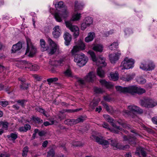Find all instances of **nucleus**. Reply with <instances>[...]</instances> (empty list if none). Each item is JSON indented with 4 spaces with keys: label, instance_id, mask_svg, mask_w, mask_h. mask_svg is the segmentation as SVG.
Here are the masks:
<instances>
[{
    "label": "nucleus",
    "instance_id": "nucleus-48",
    "mask_svg": "<svg viewBox=\"0 0 157 157\" xmlns=\"http://www.w3.org/2000/svg\"><path fill=\"white\" fill-rule=\"evenodd\" d=\"M147 62H144L142 63H141L140 65V68L141 69H142L143 70L146 71V70L144 69L143 68H142V67H146V68H147Z\"/></svg>",
    "mask_w": 157,
    "mask_h": 157
},
{
    "label": "nucleus",
    "instance_id": "nucleus-9",
    "mask_svg": "<svg viewBox=\"0 0 157 157\" xmlns=\"http://www.w3.org/2000/svg\"><path fill=\"white\" fill-rule=\"evenodd\" d=\"M27 48L25 54L26 55L27 53H29L28 56L29 57H32L35 54L36 52V49L33 46L29 40H27Z\"/></svg>",
    "mask_w": 157,
    "mask_h": 157
},
{
    "label": "nucleus",
    "instance_id": "nucleus-5",
    "mask_svg": "<svg viewBox=\"0 0 157 157\" xmlns=\"http://www.w3.org/2000/svg\"><path fill=\"white\" fill-rule=\"evenodd\" d=\"M140 104L143 107L152 108L157 105V101L149 98H145L144 100H140Z\"/></svg>",
    "mask_w": 157,
    "mask_h": 157
},
{
    "label": "nucleus",
    "instance_id": "nucleus-34",
    "mask_svg": "<svg viewBox=\"0 0 157 157\" xmlns=\"http://www.w3.org/2000/svg\"><path fill=\"white\" fill-rule=\"evenodd\" d=\"M8 138L11 137L12 139V140H15L18 136L17 134L16 133H11L9 135L7 136Z\"/></svg>",
    "mask_w": 157,
    "mask_h": 157
},
{
    "label": "nucleus",
    "instance_id": "nucleus-15",
    "mask_svg": "<svg viewBox=\"0 0 157 157\" xmlns=\"http://www.w3.org/2000/svg\"><path fill=\"white\" fill-rule=\"evenodd\" d=\"M103 117L107 121L109 122L114 128L119 129L121 131H122V128H121L120 126H117L116 125V124L114 123V120L109 115H104Z\"/></svg>",
    "mask_w": 157,
    "mask_h": 157
},
{
    "label": "nucleus",
    "instance_id": "nucleus-56",
    "mask_svg": "<svg viewBox=\"0 0 157 157\" xmlns=\"http://www.w3.org/2000/svg\"><path fill=\"white\" fill-rule=\"evenodd\" d=\"M101 103L104 106V107L106 109V110L108 111H109V107L108 106L107 104L106 103H105L104 102H102Z\"/></svg>",
    "mask_w": 157,
    "mask_h": 157
},
{
    "label": "nucleus",
    "instance_id": "nucleus-23",
    "mask_svg": "<svg viewBox=\"0 0 157 157\" xmlns=\"http://www.w3.org/2000/svg\"><path fill=\"white\" fill-rule=\"evenodd\" d=\"M147 68L144 67H142L144 69L146 70V71H151L154 69L155 65L152 61H149L147 62Z\"/></svg>",
    "mask_w": 157,
    "mask_h": 157
},
{
    "label": "nucleus",
    "instance_id": "nucleus-59",
    "mask_svg": "<svg viewBox=\"0 0 157 157\" xmlns=\"http://www.w3.org/2000/svg\"><path fill=\"white\" fill-rule=\"evenodd\" d=\"M54 121H51V123H50L48 121H45L44 122L43 124L45 126H47L50 125H51L54 124Z\"/></svg>",
    "mask_w": 157,
    "mask_h": 157
},
{
    "label": "nucleus",
    "instance_id": "nucleus-19",
    "mask_svg": "<svg viewBox=\"0 0 157 157\" xmlns=\"http://www.w3.org/2000/svg\"><path fill=\"white\" fill-rule=\"evenodd\" d=\"M19 80L21 82V84L20 85V88L22 90L27 89L30 84L26 82L25 79L24 78H18Z\"/></svg>",
    "mask_w": 157,
    "mask_h": 157
},
{
    "label": "nucleus",
    "instance_id": "nucleus-6",
    "mask_svg": "<svg viewBox=\"0 0 157 157\" xmlns=\"http://www.w3.org/2000/svg\"><path fill=\"white\" fill-rule=\"evenodd\" d=\"M69 15V13L67 8L62 9L61 11L56 12L54 15L56 21L58 22H61L63 19H66Z\"/></svg>",
    "mask_w": 157,
    "mask_h": 157
},
{
    "label": "nucleus",
    "instance_id": "nucleus-22",
    "mask_svg": "<svg viewBox=\"0 0 157 157\" xmlns=\"http://www.w3.org/2000/svg\"><path fill=\"white\" fill-rule=\"evenodd\" d=\"M53 30L52 34L54 37L55 38L59 37L60 35V30L59 28V26L58 25L56 26L54 28Z\"/></svg>",
    "mask_w": 157,
    "mask_h": 157
},
{
    "label": "nucleus",
    "instance_id": "nucleus-14",
    "mask_svg": "<svg viewBox=\"0 0 157 157\" xmlns=\"http://www.w3.org/2000/svg\"><path fill=\"white\" fill-rule=\"evenodd\" d=\"M48 42L51 47L49 53L52 55L56 51L58 47L57 45L50 38H48Z\"/></svg>",
    "mask_w": 157,
    "mask_h": 157
},
{
    "label": "nucleus",
    "instance_id": "nucleus-46",
    "mask_svg": "<svg viewBox=\"0 0 157 157\" xmlns=\"http://www.w3.org/2000/svg\"><path fill=\"white\" fill-rule=\"evenodd\" d=\"M73 119H67L64 121L65 123L68 125H71L73 124Z\"/></svg>",
    "mask_w": 157,
    "mask_h": 157
},
{
    "label": "nucleus",
    "instance_id": "nucleus-42",
    "mask_svg": "<svg viewBox=\"0 0 157 157\" xmlns=\"http://www.w3.org/2000/svg\"><path fill=\"white\" fill-rule=\"evenodd\" d=\"M65 75L68 77H72V75L71 70L68 69H67L64 72Z\"/></svg>",
    "mask_w": 157,
    "mask_h": 157
},
{
    "label": "nucleus",
    "instance_id": "nucleus-62",
    "mask_svg": "<svg viewBox=\"0 0 157 157\" xmlns=\"http://www.w3.org/2000/svg\"><path fill=\"white\" fill-rule=\"evenodd\" d=\"M19 130L20 132H26L25 127H20L19 129Z\"/></svg>",
    "mask_w": 157,
    "mask_h": 157
},
{
    "label": "nucleus",
    "instance_id": "nucleus-28",
    "mask_svg": "<svg viewBox=\"0 0 157 157\" xmlns=\"http://www.w3.org/2000/svg\"><path fill=\"white\" fill-rule=\"evenodd\" d=\"M135 75V74L133 73L128 74L126 76L122 77V79L125 81L128 82L132 79L134 78Z\"/></svg>",
    "mask_w": 157,
    "mask_h": 157
},
{
    "label": "nucleus",
    "instance_id": "nucleus-18",
    "mask_svg": "<svg viewBox=\"0 0 157 157\" xmlns=\"http://www.w3.org/2000/svg\"><path fill=\"white\" fill-rule=\"evenodd\" d=\"M140 154L143 157H146L147 156V153L143 148L141 147L137 148L135 154L140 155Z\"/></svg>",
    "mask_w": 157,
    "mask_h": 157
},
{
    "label": "nucleus",
    "instance_id": "nucleus-60",
    "mask_svg": "<svg viewBox=\"0 0 157 157\" xmlns=\"http://www.w3.org/2000/svg\"><path fill=\"white\" fill-rule=\"evenodd\" d=\"M26 132L31 128L30 126L28 124H25L24 126Z\"/></svg>",
    "mask_w": 157,
    "mask_h": 157
},
{
    "label": "nucleus",
    "instance_id": "nucleus-49",
    "mask_svg": "<svg viewBox=\"0 0 157 157\" xmlns=\"http://www.w3.org/2000/svg\"><path fill=\"white\" fill-rule=\"evenodd\" d=\"M138 82L141 84H143L146 82V80L145 79L140 78L137 79Z\"/></svg>",
    "mask_w": 157,
    "mask_h": 157
},
{
    "label": "nucleus",
    "instance_id": "nucleus-53",
    "mask_svg": "<svg viewBox=\"0 0 157 157\" xmlns=\"http://www.w3.org/2000/svg\"><path fill=\"white\" fill-rule=\"evenodd\" d=\"M124 32L126 35L132 33V30L128 28H126L124 30Z\"/></svg>",
    "mask_w": 157,
    "mask_h": 157
},
{
    "label": "nucleus",
    "instance_id": "nucleus-54",
    "mask_svg": "<svg viewBox=\"0 0 157 157\" xmlns=\"http://www.w3.org/2000/svg\"><path fill=\"white\" fill-rule=\"evenodd\" d=\"M78 82L81 86L84 85L85 84V81L81 78H78Z\"/></svg>",
    "mask_w": 157,
    "mask_h": 157
},
{
    "label": "nucleus",
    "instance_id": "nucleus-12",
    "mask_svg": "<svg viewBox=\"0 0 157 157\" xmlns=\"http://www.w3.org/2000/svg\"><path fill=\"white\" fill-rule=\"evenodd\" d=\"M121 54V52L119 51L117 52H115L114 53L110 54L109 57L111 62L112 63H115L116 61L118 60Z\"/></svg>",
    "mask_w": 157,
    "mask_h": 157
},
{
    "label": "nucleus",
    "instance_id": "nucleus-61",
    "mask_svg": "<svg viewBox=\"0 0 157 157\" xmlns=\"http://www.w3.org/2000/svg\"><path fill=\"white\" fill-rule=\"evenodd\" d=\"M151 120L153 123L157 125V117L152 118Z\"/></svg>",
    "mask_w": 157,
    "mask_h": 157
},
{
    "label": "nucleus",
    "instance_id": "nucleus-29",
    "mask_svg": "<svg viewBox=\"0 0 157 157\" xmlns=\"http://www.w3.org/2000/svg\"><path fill=\"white\" fill-rule=\"evenodd\" d=\"M93 49L96 51L101 52L103 50V47L101 45L97 44L93 48Z\"/></svg>",
    "mask_w": 157,
    "mask_h": 157
},
{
    "label": "nucleus",
    "instance_id": "nucleus-43",
    "mask_svg": "<svg viewBox=\"0 0 157 157\" xmlns=\"http://www.w3.org/2000/svg\"><path fill=\"white\" fill-rule=\"evenodd\" d=\"M94 91L96 93L98 94L101 93L103 92L102 89L97 87H94Z\"/></svg>",
    "mask_w": 157,
    "mask_h": 157
},
{
    "label": "nucleus",
    "instance_id": "nucleus-11",
    "mask_svg": "<svg viewBox=\"0 0 157 157\" xmlns=\"http://www.w3.org/2000/svg\"><path fill=\"white\" fill-rule=\"evenodd\" d=\"M109 143L110 142H111V145L115 147L117 149H123L124 150L125 148H128L129 147V146L128 145H126L124 147L122 146L121 145H120L118 143L117 141L115 140H112V139H109L108 140Z\"/></svg>",
    "mask_w": 157,
    "mask_h": 157
},
{
    "label": "nucleus",
    "instance_id": "nucleus-26",
    "mask_svg": "<svg viewBox=\"0 0 157 157\" xmlns=\"http://www.w3.org/2000/svg\"><path fill=\"white\" fill-rule=\"evenodd\" d=\"M102 127L106 128L110 130V131L114 133L117 134H121V133L119 131H120L119 129L116 128H109V125L107 123H104L102 125Z\"/></svg>",
    "mask_w": 157,
    "mask_h": 157
},
{
    "label": "nucleus",
    "instance_id": "nucleus-58",
    "mask_svg": "<svg viewBox=\"0 0 157 157\" xmlns=\"http://www.w3.org/2000/svg\"><path fill=\"white\" fill-rule=\"evenodd\" d=\"M0 105L3 107H6L8 105V102L7 101H2L0 102Z\"/></svg>",
    "mask_w": 157,
    "mask_h": 157
},
{
    "label": "nucleus",
    "instance_id": "nucleus-45",
    "mask_svg": "<svg viewBox=\"0 0 157 157\" xmlns=\"http://www.w3.org/2000/svg\"><path fill=\"white\" fill-rule=\"evenodd\" d=\"M117 123L120 125H122V126L124 128H129V125L125 123H123L122 122H120L119 121H117Z\"/></svg>",
    "mask_w": 157,
    "mask_h": 157
},
{
    "label": "nucleus",
    "instance_id": "nucleus-37",
    "mask_svg": "<svg viewBox=\"0 0 157 157\" xmlns=\"http://www.w3.org/2000/svg\"><path fill=\"white\" fill-rule=\"evenodd\" d=\"M110 75L112 80L114 81H116L118 79V77L117 74H110Z\"/></svg>",
    "mask_w": 157,
    "mask_h": 157
},
{
    "label": "nucleus",
    "instance_id": "nucleus-47",
    "mask_svg": "<svg viewBox=\"0 0 157 157\" xmlns=\"http://www.w3.org/2000/svg\"><path fill=\"white\" fill-rule=\"evenodd\" d=\"M25 101L24 100H19L17 103L19 104L22 107H24L25 103Z\"/></svg>",
    "mask_w": 157,
    "mask_h": 157
},
{
    "label": "nucleus",
    "instance_id": "nucleus-10",
    "mask_svg": "<svg viewBox=\"0 0 157 157\" xmlns=\"http://www.w3.org/2000/svg\"><path fill=\"white\" fill-rule=\"evenodd\" d=\"M93 136L96 142L99 144L101 145L104 148L108 147L109 142L105 140L102 137H98L94 135H93Z\"/></svg>",
    "mask_w": 157,
    "mask_h": 157
},
{
    "label": "nucleus",
    "instance_id": "nucleus-16",
    "mask_svg": "<svg viewBox=\"0 0 157 157\" xmlns=\"http://www.w3.org/2000/svg\"><path fill=\"white\" fill-rule=\"evenodd\" d=\"M96 78L94 72H90L84 78L86 81L92 82Z\"/></svg>",
    "mask_w": 157,
    "mask_h": 157
},
{
    "label": "nucleus",
    "instance_id": "nucleus-50",
    "mask_svg": "<svg viewBox=\"0 0 157 157\" xmlns=\"http://www.w3.org/2000/svg\"><path fill=\"white\" fill-rule=\"evenodd\" d=\"M63 2L62 1L59 2L57 4L55 5L56 8H62L63 6Z\"/></svg>",
    "mask_w": 157,
    "mask_h": 157
},
{
    "label": "nucleus",
    "instance_id": "nucleus-17",
    "mask_svg": "<svg viewBox=\"0 0 157 157\" xmlns=\"http://www.w3.org/2000/svg\"><path fill=\"white\" fill-rule=\"evenodd\" d=\"M26 62L25 68L29 69L31 71H37L39 69V67L37 65L32 64L31 63H28L27 61Z\"/></svg>",
    "mask_w": 157,
    "mask_h": 157
},
{
    "label": "nucleus",
    "instance_id": "nucleus-1",
    "mask_svg": "<svg viewBox=\"0 0 157 157\" xmlns=\"http://www.w3.org/2000/svg\"><path fill=\"white\" fill-rule=\"evenodd\" d=\"M85 45L81 40H79L76 45L74 46L71 50L73 55H75L74 61L77 63V64L80 67L84 66L88 61L87 58L82 53L76 54L80 50L85 49Z\"/></svg>",
    "mask_w": 157,
    "mask_h": 157
},
{
    "label": "nucleus",
    "instance_id": "nucleus-35",
    "mask_svg": "<svg viewBox=\"0 0 157 157\" xmlns=\"http://www.w3.org/2000/svg\"><path fill=\"white\" fill-rule=\"evenodd\" d=\"M73 124H76L79 122H82L83 121V118L82 117H80L76 119H73Z\"/></svg>",
    "mask_w": 157,
    "mask_h": 157
},
{
    "label": "nucleus",
    "instance_id": "nucleus-64",
    "mask_svg": "<svg viewBox=\"0 0 157 157\" xmlns=\"http://www.w3.org/2000/svg\"><path fill=\"white\" fill-rule=\"evenodd\" d=\"M0 157H9V155L6 153L1 154H0Z\"/></svg>",
    "mask_w": 157,
    "mask_h": 157
},
{
    "label": "nucleus",
    "instance_id": "nucleus-51",
    "mask_svg": "<svg viewBox=\"0 0 157 157\" xmlns=\"http://www.w3.org/2000/svg\"><path fill=\"white\" fill-rule=\"evenodd\" d=\"M64 61V59H60L59 60L57 61L58 64L60 66H62L63 64V62Z\"/></svg>",
    "mask_w": 157,
    "mask_h": 157
},
{
    "label": "nucleus",
    "instance_id": "nucleus-41",
    "mask_svg": "<svg viewBox=\"0 0 157 157\" xmlns=\"http://www.w3.org/2000/svg\"><path fill=\"white\" fill-rule=\"evenodd\" d=\"M55 152L53 149H51L48 152L47 157H53L55 155Z\"/></svg>",
    "mask_w": 157,
    "mask_h": 157
},
{
    "label": "nucleus",
    "instance_id": "nucleus-3",
    "mask_svg": "<svg viewBox=\"0 0 157 157\" xmlns=\"http://www.w3.org/2000/svg\"><path fill=\"white\" fill-rule=\"evenodd\" d=\"M116 89L117 91L120 92L130 93L132 95L135 93L141 95L146 92L144 89L135 86L124 87L120 86H116Z\"/></svg>",
    "mask_w": 157,
    "mask_h": 157
},
{
    "label": "nucleus",
    "instance_id": "nucleus-7",
    "mask_svg": "<svg viewBox=\"0 0 157 157\" xmlns=\"http://www.w3.org/2000/svg\"><path fill=\"white\" fill-rule=\"evenodd\" d=\"M128 109L129 111L125 110H124L122 113L124 115L131 116L132 118L134 117V115H131V113H143V110L138 107L134 105H131L128 106Z\"/></svg>",
    "mask_w": 157,
    "mask_h": 157
},
{
    "label": "nucleus",
    "instance_id": "nucleus-20",
    "mask_svg": "<svg viewBox=\"0 0 157 157\" xmlns=\"http://www.w3.org/2000/svg\"><path fill=\"white\" fill-rule=\"evenodd\" d=\"M63 37L65 40V44L67 46L68 45L71 40V35L69 33L66 32L64 34Z\"/></svg>",
    "mask_w": 157,
    "mask_h": 157
},
{
    "label": "nucleus",
    "instance_id": "nucleus-27",
    "mask_svg": "<svg viewBox=\"0 0 157 157\" xmlns=\"http://www.w3.org/2000/svg\"><path fill=\"white\" fill-rule=\"evenodd\" d=\"M94 36L95 34L94 33H89L88 34V36L85 38V42L88 43L92 41Z\"/></svg>",
    "mask_w": 157,
    "mask_h": 157
},
{
    "label": "nucleus",
    "instance_id": "nucleus-55",
    "mask_svg": "<svg viewBox=\"0 0 157 157\" xmlns=\"http://www.w3.org/2000/svg\"><path fill=\"white\" fill-rule=\"evenodd\" d=\"M33 77L37 81H40L42 77L39 75H33Z\"/></svg>",
    "mask_w": 157,
    "mask_h": 157
},
{
    "label": "nucleus",
    "instance_id": "nucleus-38",
    "mask_svg": "<svg viewBox=\"0 0 157 157\" xmlns=\"http://www.w3.org/2000/svg\"><path fill=\"white\" fill-rule=\"evenodd\" d=\"M28 151V147L27 146H25L24 148L22 153V155L23 157L26 156Z\"/></svg>",
    "mask_w": 157,
    "mask_h": 157
},
{
    "label": "nucleus",
    "instance_id": "nucleus-13",
    "mask_svg": "<svg viewBox=\"0 0 157 157\" xmlns=\"http://www.w3.org/2000/svg\"><path fill=\"white\" fill-rule=\"evenodd\" d=\"M131 132L135 133V136H133L132 135L128 137L123 136V138L124 140L127 141L129 144H135L136 143L135 140L136 139V136H137L138 135L135 133L134 130H132Z\"/></svg>",
    "mask_w": 157,
    "mask_h": 157
},
{
    "label": "nucleus",
    "instance_id": "nucleus-52",
    "mask_svg": "<svg viewBox=\"0 0 157 157\" xmlns=\"http://www.w3.org/2000/svg\"><path fill=\"white\" fill-rule=\"evenodd\" d=\"M87 24H86V23L84 21V22L82 23L81 25V29L83 30H85L86 28L87 27V26H88Z\"/></svg>",
    "mask_w": 157,
    "mask_h": 157
},
{
    "label": "nucleus",
    "instance_id": "nucleus-39",
    "mask_svg": "<svg viewBox=\"0 0 157 157\" xmlns=\"http://www.w3.org/2000/svg\"><path fill=\"white\" fill-rule=\"evenodd\" d=\"M31 119L34 121L39 123H41L43 122V121L38 117L32 116Z\"/></svg>",
    "mask_w": 157,
    "mask_h": 157
},
{
    "label": "nucleus",
    "instance_id": "nucleus-33",
    "mask_svg": "<svg viewBox=\"0 0 157 157\" xmlns=\"http://www.w3.org/2000/svg\"><path fill=\"white\" fill-rule=\"evenodd\" d=\"M118 46V43L117 42L113 43L110 44L109 46V48L111 50H114L116 49Z\"/></svg>",
    "mask_w": 157,
    "mask_h": 157
},
{
    "label": "nucleus",
    "instance_id": "nucleus-2",
    "mask_svg": "<svg viewBox=\"0 0 157 157\" xmlns=\"http://www.w3.org/2000/svg\"><path fill=\"white\" fill-rule=\"evenodd\" d=\"M88 53L90 56L92 60L96 63L98 66H99L97 69L98 75L101 78L104 77L105 72L102 69L101 67H105L106 65V63L105 62V58L100 56L97 59L94 52L91 50L89 51Z\"/></svg>",
    "mask_w": 157,
    "mask_h": 157
},
{
    "label": "nucleus",
    "instance_id": "nucleus-36",
    "mask_svg": "<svg viewBox=\"0 0 157 157\" xmlns=\"http://www.w3.org/2000/svg\"><path fill=\"white\" fill-rule=\"evenodd\" d=\"M37 110L39 112L43 113V115L46 117H48L49 116V115L47 114V112L44 109L40 108H39L37 109Z\"/></svg>",
    "mask_w": 157,
    "mask_h": 157
},
{
    "label": "nucleus",
    "instance_id": "nucleus-8",
    "mask_svg": "<svg viewBox=\"0 0 157 157\" xmlns=\"http://www.w3.org/2000/svg\"><path fill=\"white\" fill-rule=\"evenodd\" d=\"M134 63L133 59L126 58L122 62L120 67L122 70L129 69L133 67Z\"/></svg>",
    "mask_w": 157,
    "mask_h": 157
},
{
    "label": "nucleus",
    "instance_id": "nucleus-24",
    "mask_svg": "<svg viewBox=\"0 0 157 157\" xmlns=\"http://www.w3.org/2000/svg\"><path fill=\"white\" fill-rule=\"evenodd\" d=\"M22 47V45L21 42H18L17 44L13 45L12 51L13 52L15 53L17 51L20 50Z\"/></svg>",
    "mask_w": 157,
    "mask_h": 157
},
{
    "label": "nucleus",
    "instance_id": "nucleus-4",
    "mask_svg": "<svg viewBox=\"0 0 157 157\" xmlns=\"http://www.w3.org/2000/svg\"><path fill=\"white\" fill-rule=\"evenodd\" d=\"M81 14L77 13L74 14L70 21L65 22L66 27L73 32V35L75 38L77 37L79 35V30L76 25H73L71 21L78 20L81 17Z\"/></svg>",
    "mask_w": 157,
    "mask_h": 157
},
{
    "label": "nucleus",
    "instance_id": "nucleus-21",
    "mask_svg": "<svg viewBox=\"0 0 157 157\" xmlns=\"http://www.w3.org/2000/svg\"><path fill=\"white\" fill-rule=\"evenodd\" d=\"M85 5L83 2H78L77 1H75V11L78 10H82Z\"/></svg>",
    "mask_w": 157,
    "mask_h": 157
},
{
    "label": "nucleus",
    "instance_id": "nucleus-30",
    "mask_svg": "<svg viewBox=\"0 0 157 157\" xmlns=\"http://www.w3.org/2000/svg\"><path fill=\"white\" fill-rule=\"evenodd\" d=\"M84 21L86 23V24L88 25L89 26L91 24L93 23V19L91 17H87L85 18Z\"/></svg>",
    "mask_w": 157,
    "mask_h": 157
},
{
    "label": "nucleus",
    "instance_id": "nucleus-57",
    "mask_svg": "<svg viewBox=\"0 0 157 157\" xmlns=\"http://www.w3.org/2000/svg\"><path fill=\"white\" fill-rule=\"evenodd\" d=\"M73 146L76 147L81 146L82 145V144L80 142L77 141L73 143Z\"/></svg>",
    "mask_w": 157,
    "mask_h": 157
},
{
    "label": "nucleus",
    "instance_id": "nucleus-32",
    "mask_svg": "<svg viewBox=\"0 0 157 157\" xmlns=\"http://www.w3.org/2000/svg\"><path fill=\"white\" fill-rule=\"evenodd\" d=\"M99 101V100L96 101L94 100L92 102H90V107L92 109H94L95 107L98 105Z\"/></svg>",
    "mask_w": 157,
    "mask_h": 157
},
{
    "label": "nucleus",
    "instance_id": "nucleus-63",
    "mask_svg": "<svg viewBox=\"0 0 157 157\" xmlns=\"http://www.w3.org/2000/svg\"><path fill=\"white\" fill-rule=\"evenodd\" d=\"M114 32L113 30H110L109 31L107 32V33H108V34H105V36H107L109 35L110 34H112Z\"/></svg>",
    "mask_w": 157,
    "mask_h": 157
},
{
    "label": "nucleus",
    "instance_id": "nucleus-25",
    "mask_svg": "<svg viewBox=\"0 0 157 157\" xmlns=\"http://www.w3.org/2000/svg\"><path fill=\"white\" fill-rule=\"evenodd\" d=\"M100 82L102 86L105 87L107 88H112L113 85L109 82H108L105 80H101Z\"/></svg>",
    "mask_w": 157,
    "mask_h": 157
},
{
    "label": "nucleus",
    "instance_id": "nucleus-44",
    "mask_svg": "<svg viewBox=\"0 0 157 157\" xmlns=\"http://www.w3.org/2000/svg\"><path fill=\"white\" fill-rule=\"evenodd\" d=\"M40 49L41 50H44L46 49L45 48H43V46L45 44V42L44 40L43 39H41L40 40Z\"/></svg>",
    "mask_w": 157,
    "mask_h": 157
},
{
    "label": "nucleus",
    "instance_id": "nucleus-40",
    "mask_svg": "<svg viewBox=\"0 0 157 157\" xmlns=\"http://www.w3.org/2000/svg\"><path fill=\"white\" fill-rule=\"evenodd\" d=\"M58 80V78L55 77L48 78L47 79V81L48 82V84L50 85L52 83L56 82Z\"/></svg>",
    "mask_w": 157,
    "mask_h": 157
},
{
    "label": "nucleus",
    "instance_id": "nucleus-31",
    "mask_svg": "<svg viewBox=\"0 0 157 157\" xmlns=\"http://www.w3.org/2000/svg\"><path fill=\"white\" fill-rule=\"evenodd\" d=\"M8 126V123L7 122L0 121V127L5 130H7Z\"/></svg>",
    "mask_w": 157,
    "mask_h": 157
}]
</instances>
